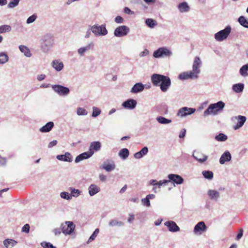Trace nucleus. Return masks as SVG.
<instances>
[{"instance_id": "f257e3e1", "label": "nucleus", "mask_w": 248, "mask_h": 248, "mask_svg": "<svg viewBox=\"0 0 248 248\" xmlns=\"http://www.w3.org/2000/svg\"><path fill=\"white\" fill-rule=\"evenodd\" d=\"M151 81L154 86L160 87L164 93L167 92L171 85V80L169 77L158 74L152 75Z\"/></svg>"}, {"instance_id": "f03ea898", "label": "nucleus", "mask_w": 248, "mask_h": 248, "mask_svg": "<svg viewBox=\"0 0 248 248\" xmlns=\"http://www.w3.org/2000/svg\"><path fill=\"white\" fill-rule=\"evenodd\" d=\"M225 106V103L222 101L211 104L204 111L203 115L205 117L209 115H216L223 110Z\"/></svg>"}, {"instance_id": "7ed1b4c3", "label": "nucleus", "mask_w": 248, "mask_h": 248, "mask_svg": "<svg viewBox=\"0 0 248 248\" xmlns=\"http://www.w3.org/2000/svg\"><path fill=\"white\" fill-rule=\"evenodd\" d=\"M41 47L44 52H47L54 44V38L50 33L43 35L41 38Z\"/></svg>"}, {"instance_id": "20e7f679", "label": "nucleus", "mask_w": 248, "mask_h": 248, "mask_svg": "<svg viewBox=\"0 0 248 248\" xmlns=\"http://www.w3.org/2000/svg\"><path fill=\"white\" fill-rule=\"evenodd\" d=\"M89 28L95 36H105L108 34V31L106 27V24L101 25L94 24L93 26H89Z\"/></svg>"}, {"instance_id": "39448f33", "label": "nucleus", "mask_w": 248, "mask_h": 248, "mask_svg": "<svg viewBox=\"0 0 248 248\" xmlns=\"http://www.w3.org/2000/svg\"><path fill=\"white\" fill-rule=\"evenodd\" d=\"M172 55V52L167 47H161L155 51L153 53V56L155 58L168 57L169 58Z\"/></svg>"}, {"instance_id": "423d86ee", "label": "nucleus", "mask_w": 248, "mask_h": 248, "mask_svg": "<svg viewBox=\"0 0 248 248\" xmlns=\"http://www.w3.org/2000/svg\"><path fill=\"white\" fill-rule=\"evenodd\" d=\"M76 226L72 221H66L61 224L62 232L65 235H70L74 231Z\"/></svg>"}, {"instance_id": "0eeeda50", "label": "nucleus", "mask_w": 248, "mask_h": 248, "mask_svg": "<svg viewBox=\"0 0 248 248\" xmlns=\"http://www.w3.org/2000/svg\"><path fill=\"white\" fill-rule=\"evenodd\" d=\"M231 31V27L230 26H227L224 30L217 32L215 34V38L217 41H222L228 37Z\"/></svg>"}, {"instance_id": "6e6552de", "label": "nucleus", "mask_w": 248, "mask_h": 248, "mask_svg": "<svg viewBox=\"0 0 248 248\" xmlns=\"http://www.w3.org/2000/svg\"><path fill=\"white\" fill-rule=\"evenodd\" d=\"M231 120L232 123L235 124L233 126V128L234 130H237L243 126L247 120V118L244 116L238 115L232 117Z\"/></svg>"}, {"instance_id": "1a4fd4ad", "label": "nucleus", "mask_w": 248, "mask_h": 248, "mask_svg": "<svg viewBox=\"0 0 248 248\" xmlns=\"http://www.w3.org/2000/svg\"><path fill=\"white\" fill-rule=\"evenodd\" d=\"M52 90L60 96H66L70 93V90L68 88L60 85H51Z\"/></svg>"}, {"instance_id": "9d476101", "label": "nucleus", "mask_w": 248, "mask_h": 248, "mask_svg": "<svg viewBox=\"0 0 248 248\" xmlns=\"http://www.w3.org/2000/svg\"><path fill=\"white\" fill-rule=\"evenodd\" d=\"M202 65V62L200 57H196L194 58V62L192 64V70L191 71L192 74L197 78H198V75L201 72V67Z\"/></svg>"}, {"instance_id": "9b49d317", "label": "nucleus", "mask_w": 248, "mask_h": 248, "mask_svg": "<svg viewBox=\"0 0 248 248\" xmlns=\"http://www.w3.org/2000/svg\"><path fill=\"white\" fill-rule=\"evenodd\" d=\"M130 31V29L128 27L122 25L117 27L114 31V35L117 37H122L125 36Z\"/></svg>"}, {"instance_id": "f8f14e48", "label": "nucleus", "mask_w": 248, "mask_h": 248, "mask_svg": "<svg viewBox=\"0 0 248 248\" xmlns=\"http://www.w3.org/2000/svg\"><path fill=\"white\" fill-rule=\"evenodd\" d=\"M195 111L196 109L195 108L184 107L178 110L177 116L181 118H184L193 114Z\"/></svg>"}, {"instance_id": "ddd939ff", "label": "nucleus", "mask_w": 248, "mask_h": 248, "mask_svg": "<svg viewBox=\"0 0 248 248\" xmlns=\"http://www.w3.org/2000/svg\"><path fill=\"white\" fill-rule=\"evenodd\" d=\"M93 48L94 44L93 42H90L86 46L80 47L78 49L77 52L80 57H84L90 50H93Z\"/></svg>"}, {"instance_id": "4468645a", "label": "nucleus", "mask_w": 248, "mask_h": 248, "mask_svg": "<svg viewBox=\"0 0 248 248\" xmlns=\"http://www.w3.org/2000/svg\"><path fill=\"white\" fill-rule=\"evenodd\" d=\"M169 180H167V181L169 182H171L173 183L174 186H175V184L176 185H181L182 184L184 180L182 177L178 174H170L167 176Z\"/></svg>"}, {"instance_id": "2eb2a0df", "label": "nucleus", "mask_w": 248, "mask_h": 248, "mask_svg": "<svg viewBox=\"0 0 248 248\" xmlns=\"http://www.w3.org/2000/svg\"><path fill=\"white\" fill-rule=\"evenodd\" d=\"M206 226L203 221L198 222L194 227L193 232L197 235H201L202 233L206 231Z\"/></svg>"}, {"instance_id": "dca6fc26", "label": "nucleus", "mask_w": 248, "mask_h": 248, "mask_svg": "<svg viewBox=\"0 0 248 248\" xmlns=\"http://www.w3.org/2000/svg\"><path fill=\"white\" fill-rule=\"evenodd\" d=\"M207 194L209 199L212 201L217 202L220 198V193L215 189H209Z\"/></svg>"}, {"instance_id": "f3484780", "label": "nucleus", "mask_w": 248, "mask_h": 248, "mask_svg": "<svg viewBox=\"0 0 248 248\" xmlns=\"http://www.w3.org/2000/svg\"><path fill=\"white\" fill-rule=\"evenodd\" d=\"M101 148V143L99 141H93L90 143L89 151L90 153L93 155L95 152H98L100 150Z\"/></svg>"}, {"instance_id": "a211bd4d", "label": "nucleus", "mask_w": 248, "mask_h": 248, "mask_svg": "<svg viewBox=\"0 0 248 248\" xmlns=\"http://www.w3.org/2000/svg\"><path fill=\"white\" fill-rule=\"evenodd\" d=\"M137 104L136 100L133 99H129L123 103L122 106L125 108L133 109L136 108Z\"/></svg>"}, {"instance_id": "6ab92c4d", "label": "nucleus", "mask_w": 248, "mask_h": 248, "mask_svg": "<svg viewBox=\"0 0 248 248\" xmlns=\"http://www.w3.org/2000/svg\"><path fill=\"white\" fill-rule=\"evenodd\" d=\"M192 157L201 163H203L208 159L207 155L200 153H196L195 151L193 153Z\"/></svg>"}, {"instance_id": "aec40b11", "label": "nucleus", "mask_w": 248, "mask_h": 248, "mask_svg": "<svg viewBox=\"0 0 248 248\" xmlns=\"http://www.w3.org/2000/svg\"><path fill=\"white\" fill-rule=\"evenodd\" d=\"M101 168L106 170L107 171L110 172L115 169V165L113 161H107L103 163Z\"/></svg>"}, {"instance_id": "412c9836", "label": "nucleus", "mask_w": 248, "mask_h": 248, "mask_svg": "<svg viewBox=\"0 0 248 248\" xmlns=\"http://www.w3.org/2000/svg\"><path fill=\"white\" fill-rule=\"evenodd\" d=\"M165 225L168 228L169 230L172 232H176L180 230L179 227L173 221H168L165 223Z\"/></svg>"}, {"instance_id": "4be33fe9", "label": "nucleus", "mask_w": 248, "mask_h": 248, "mask_svg": "<svg viewBox=\"0 0 248 248\" xmlns=\"http://www.w3.org/2000/svg\"><path fill=\"white\" fill-rule=\"evenodd\" d=\"M145 88V85L142 83L139 82L136 83L130 90V93H137L143 91Z\"/></svg>"}, {"instance_id": "5701e85b", "label": "nucleus", "mask_w": 248, "mask_h": 248, "mask_svg": "<svg viewBox=\"0 0 248 248\" xmlns=\"http://www.w3.org/2000/svg\"><path fill=\"white\" fill-rule=\"evenodd\" d=\"M51 66L57 72H60L63 68V62L60 60H54L51 63Z\"/></svg>"}, {"instance_id": "b1692460", "label": "nucleus", "mask_w": 248, "mask_h": 248, "mask_svg": "<svg viewBox=\"0 0 248 248\" xmlns=\"http://www.w3.org/2000/svg\"><path fill=\"white\" fill-rule=\"evenodd\" d=\"M232 159L231 153L228 151H226L221 156L219 159V163L221 165L225 164L226 162L230 161Z\"/></svg>"}, {"instance_id": "393cba45", "label": "nucleus", "mask_w": 248, "mask_h": 248, "mask_svg": "<svg viewBox=\"0 0 248 248\" xmlns=\"http://www.w3.org/2000/svg\"><path fill=\"white\" fill-rule=\"evenodd\" d=\"M57 159L65 162H71L72 161V157L71 154L66 152L64 155H58L56 156Z\"/></svg>"}, {"instance_id": "a878e982", "label": "nucleus", "mask_w": 248, "mask_h": 248, "mask_svg": "<svg viewBox=\"0 0 248 248\" xmlns=\"http://www.w3.org/2000/svg\"><path fill=\"white\" fill-rule=\"evenodd\" d=\"M92 156V154L90 153L89 151L84 152L78 155L75 159V162L78 163L84 159H86Z\"/></svg>"}, {"instance_id": "bb28decb", "label": "nucleus", "mask_w": 248, "mask_h": 248, "mask_svg": "<svg viewBox=\"0 0 248 248\" xmlns=\"http://www.w3.org/2000/svg\"><path fill=\"white\" fill-rule=\"evenodd\" d=\"M179 78L182 80H186L187 79H197L193 74L191 71L183 72L179 76Z\"/></svg>"}, {"instance_id": "cd10ccee", "label": "nucleus", "mask_w": 248, "mask_h": 248, "mask_svg": "<svg viewBox=\"0 0 248 248\" xmlns=\"http://www.w3.org/2000/svg\"><path fill=\"white\" fill-rule=\"evenodd\" d=\"M88 190L90 196H93L100 191V188L95 184H91L88 188Z\"/></svg>"}, {"instance_id": "c85d7f7f", "label": "nucleus", "mask_w": 248, "mask_h": 248, "mask_svg": "<svg viewBox=\"0 0 248 248\" xmlns=\"http://www.w3.org/2000/svg\"><path fill=\"white\" fill-rule=\"evenodd\" d=\"M177 7L179 12L181 13H186L190 10V7L186 2L180 3Z\"/></svg>"}, {"instance_id": "c756f323", "label": "nucleus", "mask_w": 248, "mask_h": 248, "mask_svg": "<svg viewBox=\"0 0 248 248\" xmlns=\"http://www.w3.org/2000/svg\"><path fill=\"white\" fill-rule=\"evenodd\" d=\"M148 152V148L147 147H144L140 151L136 153L134 155V157L136 159H140L147 155Z\"/></svg>"}, {"instance_id": "7c9ffc66", "label": "nucleus", "mask_w": 248, "mask_h": 248, "mask_svg": "<svg viewBox=\"0 0 248 248\" xmlns=\"http://www.w3.org/2000/svg\"><path fill=\"white\" fill-rule=\"evenodd\" d=\"M54 126V123L52 122H49L46 123L44 126L40 129V131L43 133L48 132L50 131Z\"/></svg>"}, {"instance_id": "2f4dec72", "label": "nucleus", "mask_w": 248, "mask_h": 248, "mask_svg": "<svg viewBox=\"0 0 248 248\" xmlns=\"http://www.w3.org/2000/svg\"><path fill=\"white\" fill-rule=\"evenodd\" d=\"M68 189L70 192V194L71 199L72 197L77 198L81 195V191L78 189H76L73 187H69Z\"/></svg>"}, {"instance_id": "473e14b6", "label": "nucleus", "mask_w": 248, "mask_h": 248, "mask_svg": "<svg viewBox=\"0 0 248 248\" xmlns=\"http://www.w3.org/2000/svg\"><path fill=\"white\" fill-rule=\"evenodd\" d=\"M19 49L26 57H31V53L30 49L27 46L24 45H20L19 46Z\"/></svg>"}, {"instance_id": "72a5a7b5", "label": "nucleus", "mask_w": 248, "mask_h": 248, "mask_svg": "<svg viewBox=\"0 0 248 248\" xmlns=\"http://www.w3.org/2000/svg\"><path fill=\"white\" fill-rule=\"evenodd\" d=\"M240 75L243 77H248V63L243 65L239 69Z\"/></svg>"}, {"instance_id": "f704fd0d", "label": "nucleus", "mask_w": 248, "mask_h": 248, "mask_svg": "<svg viewBox=\"0 0 248 248\" xmlns=\"http://www.w3.org/2000/svg\"><path fill=\"white\" fill-rule=\"evenodd\" d=\"M156 120L159 124H167L171 123V120L170 119H167L164 117L161 116H157L156 118Z\"/></svg>"}, {"instance_id": "c9c22d12", "label": "nucleus", "mask_w": 248, "mask_h": 248, "mask_svg": "<svg viewBox=\"0 0 248 248\" xmlns=\"http://www.w3.org/2000/svg\"><path fill=\"white\" fill-rule=\"evenodd\" d=\"M108 225L110 227H122L124 226V223L121 221L118 220L117 219H111L109 220L108 222Z\"/></svg>"}, {"instance_id": "e433bc0d", "label": "nucleus", "mask_w": 248, "mask_h": 248, "mask_svg": "<svg viewBox=\"0 0 248 248\" xmlns=\"http://www.w3.org/2000/svg\"><path fill=\"white\" fill-rule=\"evenodd\" d=\"M17 242L11 239H6L3 241L4 246L7 248H11L10 247H13L15 246Z\"/></svg>"}, {"instance_id": "4c0bfd02", "label": "nucleus", "mask_w": 248, "mask_h": 248, "mask_svg": "<svg viewBox=\"0 0 248 248\" xmlns=\"http://www.w3.org/2000/svg\"><path fill=\"white\" fill-rule=\"evenodd\" d=\"M129 155V152L126 148L122 149L119 152V155L124 159L127 158Z\"/></svg>"}, {"instance_id": "58836bf2", "label": "nucleus", "mask_w": 248, "mask_h": 248, "mask_svg": "<svg viewBox=\"0 0 248 248\" xmlns=\"http://www.w3.org/2000/svg\"><path fill=\"white\" fill-rule=\"evenodd\" d=\"M244 85L243 83H238L232 86V90L236 93H239L243 91Z\"/></svg>"}, {"instance_id": "ea45409f", "label": "nucleus", "mask_w": 248, "mask_h": 248, "mask_svg": "<svg viewBox=\"0 0 248 248\" xmlns=\"http://www.w3.org/2000/svg\"><path fill=\"white\" fill-rule=\"evenodd\" d=\"M238 21L241 26L246 28H248V20L245 16H240L238 19Z\"/></svg>"}, {"instance_id": "a19ab883", "label": "nucleus", "mask_w": 248, "mask_h": 248, "mask_svg": "<svg viewBox=\"0 0 248 248\" xmlns=\"http://www.w3.org/2000/svg\"><path fill=\"white\" fill-rule=\"evenodd\" d=\"M9 60V57L5 52L0 53V64H3L7 62Z\"/></svg>"}, {"instance_id": "79ce46f5", "label": "nucleus", "mask_w": 248, "mask_h": 248, "mask_svg": "<svg viewBox=\"0 0 248 248\" xmlns=\"http://www.w3.org/2000/svg\"><path fill=\"white\" fill-rule=\"evenodd\" d=\"M202 174L205 179L208 180H212L214 176L213 172L210 170H204Z\"/></svg>"}, {"instance_id": "37998d69", "label": "nucleus", "mask_w": 248, "mask_h": 248, "mask_svg": "<svg viewBox=\"0 0 248 248\" xmlns=\"http://www.w3.org/2000/svg\"><path fill=\"white\" fill-rule=\"evenodd\" d=\"M99 232V229L98 228H96L94 230V231L93 232V234L91 235V236L88 239V241L87 242V244H88L90 242H91L92 241H93L94 240H95V238L96 237V236L98 234Z\"/></svg>"}, {"instance_id": "c03bdc74", "label": "nucleus", "mask_w": 248, "mask_h": 248, "mask_svg": "<svg viewBox=\"0 0 248 248\" xmlns=\"http://www.w3.org/2000/svg\"><path fill=\"white\" fill-rule=\"evenodd\" d=\"M146 25L150 28H154L156 25L155 21L152 18H148L145 20Z\"/></svg>"}, {"instance_id": "a18cd8bd", "label": "nucleus", "mask_w": 248, "mask_h": 248, "mask_svg": "<svg viewBox=\"0 0 248 248\" xmlns=\"http://www.w3.org/2000/svg\"><path fill=\"white\" fill-rule=\"evenodd\" d=\"M227 136L223 133H220L215 137V139L218 141H224L227 140Z\"/></svg>"}, {"instance_id": "49530a36", "label": "nucleus", "mask_w": 248, "mask_h": 248, "mask_svg": "<svg viewBox=\"0 0 248 248\" xmlns=\"http://www.w3.org/2000/svg\"><path fill=\"white\" fill-rule=\"evenodd\" d=\"M77 114L79 116H85L88 114L87 111L83 108H78L77 110Z\"/></svg>"}, {"instance_id": "de8ad7c7", "label": "nucleus", "mask_w": 248, "mask_h": 248, "mask_svg": "<svg viewBox=\"0 0 248 248\" xmlns=\"http://www.w3.org/2000/svg\"><path fill=\"white\" fill-rule=\"evenodd\" d=\"M11 27L9 25H4L0 26V33H4L11 31Z\"/></svg>"}, {"instance_id": "09e8293b", "label": "nucleus", "mask_w": 248, "mask_h": 248, "mask_svg": "<svg viewBox=\"0 0 248 248\" xmlns=\"http://www.w3.org/2000/svg\"><path fill=\"white\" fill-rule=\"evenodd\" d=\"M60 195L61 198L64 200L70 201L72 199L70 194L68 192L65 191L62 192Z\"/></svg>"}, {"instance_id": "8fccbe9b", "label": "nucleus", "mask_w": 248, "mask_h": 248, "mask_svg": "<svg viewBox=\"0 0 248 248\" xmlns=\"http://www.w3.org/2000/svg\"><path fill=\"white\" fill-rule=\"evenodd\" d=\"M101 109L97 108L96 107H93V113H92V117H96L98 115H99L101 113Z\"/></svg>"}, {"instance_id": "3c124183", "label": "nucleus", "mask_w": 248, "mask_h": 248, "mask_svg": "<svg viewBox=\"0 0 248 248\" xmlns=\"http://www.w3.org/2000/svg\"><path fill=\"white\" fill-rule=\"evenodd\" d=\"M37 15L36 14H33L32 15L29 16L27 18V19L26 20L27 24H30L33 23V22H34L35 21V20L37 19Z\"/></svg>"}, {"instance_id": "603ef678", "label": "nucleus", "mask_w": 248, "mask_h": 248, "mask_svg": "<svg viewBox=\"0 0 248 248\" xmlns=\"http://www.w3.org/2000/svg\"><path fill=\"white\" fill-rule=\"evenodd\" d=\"M20 0H12L8 4L9 8H13L17 6Z\"/></svg>"}, {"instance_id": "864d4df0", "label": "nucleus", "mask_w": 248, "mask_h": 248, "mask_svg": "<svg viewBox=\"0 0 248 248\" xmlns=\"http://www.w3.org/2000/svg\"><path fill=\"white\" fill-rule=\"evenodd\" d=\"M158 181H157V180H155V179H151L149 181V184L150 185H152L153 186V191L154 192V193H156L157 192V191H156V184L158 183Z\"/></svg>"}, {"instance_id": "5fc2aeb1", "label": "nucleus", "mask_w": 248, "mask_h": 248, "mask_svg": "<svg viewBox=\"0 0 248 248\" xmlns=\"http://www.w3.org/2000/svg\"><path fill=\"white\" fill-rule=\"evenodd\" d=\"M41 245L44 248H56L52 244L49 242H43L41 243Z\"/></svg>"}, {"instance_id": "6e6d98bb", "label": "nucleus", "mask_w": 248, "mask_h": 248, "mask_svg": "<svg viewBox=\"0 0 248 248\" xmlns=\"http://www.w3.org/2000/svg\"><path fill=\"white\" fill-rule=\"evenodd\" d=\"M168 183H169V181H167V180H162L158 181L156 184V189L160 188L161 186H165Z\"/></svg>"}, {"instance_id": "4d7b16f0", "label": "nucleus", "mask_w": 248, "mask_h": 248, "mask_svg": "<svg viewBox=\"0 0 248 248\" xmlns=\"http://www.w3.org/2000/svg\"><path fill=\"white\" fill-rule=\"evenodd\" d=\"M141 203L143 206H146V207H150L151 206L150 202V201L147 198H143L141 200Z\"/></svg>"}, {"instance_id": "13d9d810", "label": "nucleus", "mask_w": 248, "mask_h": 248, "mask_svg": "<svg viewBox=\"0 0 248 248\" xmlns=\"http://www.w3.org/2000/svg\"><path fill=\"white\" fill-rule=\"evenodd\" d=\"M114 21L116 23L121 24L124 22V19L122 17L118 16L115 18Z\"/></svg>"}, {"instance_id": "bf43d9fd", "label": "nucleus", "mask_w": 248, "mask_h": 248, "mask_svg": "<svg viewBox=\"0 0 248 248\" xmlns=\"http://www.w3.org/2000/svg\"><path fill=\"white\" fill-rule=\"evenodd\" d=\"M30 225L28 224H26L22 228V232L26 233H28L30 231Z\"/></svg>"}, {"instance_id": "052dcab7", "label": "nucleus", "mask_w": 248, "mask_h": 248, "mask_svg": "<svg viewBox=\"0 0 248 248\" xmlns=\"http://www.w3.org/2000/svg\"><path fill=\"white\" fill-rule=\"evenodd\" d=\"M243 234V229H240L239 230V232L236 236V240H239L242 237Z\"/></svg>"}, {"instance_id": "680f3d73", "label": "nucleus", "mask_w": 248, "mask_h": 248, "mask_svg": "<svg viewBox=\"0 0 248 248\" xmlns=\"http://www.w3.org/2000/svg\"><path fill=\"white\" fill-rule=\"evenodd\" d=\"M149 53V51L147 49H144L142 52H140L139 54V56L140 57H145L147 55H148Z\"/></svg>"}, {"instance_id": "e2e57ef3", "label": "nucleus", "mask_w": 248, "mask_h": 248, "mask_svg": "<svg viewBox=\"0 0 248 248\" xmlns=\"http://www.w3.org/2000/svg\"><path fill=\"white\" fill-rule=\"evenodd\" d=\"M128 216L129 217L127 219V221L129 223H131L135 219V216L133 214H129Z\"/></svg>"}, {"instance_id": "0e129e2a", "label": "nucleus", "mask_w": 248, "mask_h": 248, "mask_svg": "<svg viewBox=\"0 0 248 248\" xmlns=\"http://www.w3.org/2000/svg\"><path fill=\"white\" fill-rule=\"evenodd\" d=\"M53 232L55 235H60L62 232L61 228H56L53 230Z\"/></svg>"}, {"instance_id": "69168bd1", "label": "nucleus", "mask_w": 248, "mask_h": 248, "mask_svg": "<svg viewBox=\"0 0 248 248\" xmlns=\"http://www.w3.org/2000/svg\"><path fill=\"white\" fill-rule=\"evenodd\" d=\"M99 178L100 180L103 182H105L107 180V176L103 174H100L99 175Z\"/></svg>"}, {"instance_id": "338daca9", "label": "nucleus", "mask_w": 248, "mask_h": 248, "mask_svg": "<svg viewBox=\"0 0 248 248\" xmlns=\"http://www.w3.org/2000/svg\"><path fill=\"white\" fill-rule=\"evenodd\" d=\"M186 129H183L180 132L179 137L180 138H184L186 135Z\"/></svg>"}, {"instance_id": "774afa93", "label": "nucleus", "mask_w": 248, "mask_h": 248, "mask_svg": "<svg viewBox=\"0 0 248 248\" xmlns=\"http://www.w3.org/2000/svg\"><path fill=\"white\" fill-rule=\"evenodd\" d=\"M57 143V141L56 140H54L50 142L48 145V148H50L56 145Z\"/></svg>"}]
</instances>
